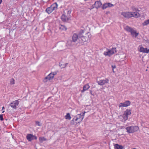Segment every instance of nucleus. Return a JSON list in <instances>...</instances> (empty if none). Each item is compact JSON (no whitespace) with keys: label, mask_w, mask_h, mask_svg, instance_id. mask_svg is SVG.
<instances>
[{"label":"nucleus","mask_w":149,"mask_h":149,"mask_svg":"<svg viewBox=\"0 0 149 149\" xmlns=\"http://www.w3.org/2000/svg\"><path fill=\"white\" fill-rule=\"evenodd\" d=\"M92 36L91 34L89 32L84 34H80L79 36L77 34H74L72 37V39L73 41L75 42L77 40L79 37V43L83 45L89 42Z\"/></svg>","instance_id":"f257e3e1"},{"label":"nucleus","mask_w":149,"mask_h":149,"mask_svg":"<svg viewBox=\"0 0 149 149\" xmlns=\"http://www.w3.org/2000/svg\"><path fill=\"white\" fill-rule=\"evenodd\" d=\"M85 113L86 112L84 111L80 114H77L75 116L71 121V124L72 125H76L79 123L83 119Z\"/></svg>","instance_id":"f03ea898"},{"label":"nucleus","mask_w":149,"mask_h":149,"mask_svg":"<svg viewBox=\"0 0 149 149\" xmlns=\"http://www.w3.org/2000/svg\"><path fill=\"white\" fill-rule=\"evenodd\" d=\"M131 113V111L129 109H127L124 111L123 115L119 116V118L123 121H125L128 119V116Z\"/></svg>","instance_id":"7ed1b4c3"},{"label":"nucleus","mask_w":149,"mask_h":149,"mask_svg":"<svg viewBox=\"0 0 149 149\" xmlns=\"http://www.w3.org/2000/svg\"><path fill=\"white\" fill-rule=\"evenodd\" d=\"M116 48H113L111 49H107L104 53L105 56H110L116 52Z\"/></svg>","instance_id":"20e7f679"},{"label":"nucleus","mask_w":149,"mask_h":149,"mask_svg":"<svg viewBox=\"0 0 149 149\" xmlns=\"http://www.w3.org/2000/svg\"><path fill=\"white\" fill-rule=\"evenodd\" d=\"M57 7V4L56 3H55L52 4L50 7L46 9V11L48 13H50L54 10H56Z\"/></svg>","instance_id":"39448f33"},{"label":"nucleus","mask_w":149,"mask_h":149,"mask_svg":"<svg viewBox=\"0 0 149 149\" xmlns=\"http://www.w3.org/2000/svg\"><path fill=\"white\" fill-rule=\"evenodd\" d=\"M127 132L129 133H132L138 131L139 127L137 126L128 127L126 128Z\"/></svg>","instance_id":"423d86ee"},{"label":"nucleus","mask_w":149,"mask_h":149,"mask_svg":"<svg viewBox=\"0 0 149 149\" xmlns=\"http://www.w3.org/2000/svg\"><path fill=\"white\" fill-rule=\"evenodd\" d=\"M138 9L134 8L133 9V12H131V17H134L135 18H138L140 17V15L138 12Z\"/></svg>","instance_id":"0eeeda50"},{"label":"nucleus","mask_w":149,"mask_h":149,"mask_svg":"<svg viewBox=\"0 0 149 149\" xmlns=\"http://www.w3.org/2000/svg\"><path fill=\"white\" fill-rule=\"evenodd\" d=\"M138 50L139 51L143 53H148L149 52V49L144 48L142 46H139Z\"/></svg>","instance_id":"6e6552de"},{"label":"nucleus","mask_w":149,"mask_h":149,"mask_svg":"<svg viewBox=\"0 0 149 149\" xmlns=\"http://www.w3.org/2000/svg\"><path fill=\"white\" fill-rule=\"evenodd\" d=\"M114 5L110 3H104L102 6V8L105 9L107 8H111L113 7Z\"/></svg>","instance_id":"1a4fd4ad"},{"label":"nucleus","mask_w":149,"mask_h":149,"mask_svg":"<svg viewBox=\"0 0 149 149\" xmlns=\"http://www.w3.org/2000/svg\"><path fill=\"white\" fill-rule=\"evenodd\" d=\"M130 104V102L129 101H127L123 103H120L118 105L119 107H127L129 106Z\"/></svg>","instance_id":"9d476101"},{"label":"nucleus","mask_w":149,"mask_h":149,"mask_svg":"<svg viewBox=\"0 0 149 149\" xmlns=\"http://www.w3.org/2000/svg\"><path fill=\"white\" fill-rule=\"evenodd\" d=\"M26 138L29 141H31L32 140L36 139L37 137L31 134H28L26 136Z\"/></svg>","instance_id":"9b49d317"},{"label":"nucleus","mask_w":149,"mask_h":149,"mask_svg":"<svg viewBox=\"0 0 149 149\" xmlns=\"http://www.w3.org/2000/svg\"><path fill=\"white\" fill-rule=\"evenodd\" d=\"M121 15L125 17H131V12H123L121 13Z\"/></svg>","instance_id":"f8f14e48"},{"label":"nucleus","mask_w":149,"mask_h":149,"mask_svg":"<svg viewBox=\"0 0 149 149\" xmlns=\"http://www.w3.org/2000/svg\"><path fill=\"white\" fill-rule=\"evenodd\" d=\"M109 80L107 79H105L101 80L98 81L97 82L98 84L100 85H104L107 84L109 82Z\"/></svg>","instance_id":"ddd939ff"},{"label":"nucleus","mask_w":149,"mask_h":149,"mask_svg":"<svg viewBox=\"0 0 149 149\" xmlns=\"http://www.w3.org/2000/svg\"><path fill=\"white\" fill-rule=\"evenodd\" d=\"M131 35L134 38H136L139 35V33L136 30L133 29L130 33Z\"/></svg>","instance_id":"4468645a"},{"label":"nucleus","mask_w":149,"mask_h":149,"mask_svg":"<svg viewBox=\"0 0 149 149\" xmlns=\"http://www.w3.org/2000/svg\"><path fill=\"white\" fill-rule=\"evenodd\" d=\"M18 104L19 102L18 101L15 100L11 103L10 104V106L14 109H16V107L18 105Z\"/></svg>","instance_id":"2eb2a0df"},{"label":"nucleus","mask_w":149,"mask_h":149,"mask_svg":"<svg viewBox=\"0 0 149 149\" xmlns=\"http://www.w3.org/2000/svg\"><path fill=\"white\" fill-rule=\"evenodd\" d=\"M69 18V16L67 15L66 14H65L64 13L62 15L61 17V19L63 21H67Z\"/></svg>","instance_id":"dca6fc26"},{"label":"nucleus","mask_w":149,"mask_h":149,"mask_svg":"<svg viewBox=\"0 0 149 149\" xmlns=\"http://www.w3.org/2000/svg\"><path fill=\"white\" fill-rule=\"evenodd\" d=\"M94 5L97 9L100 7L102 5V3L100 1H97L95 2Z\"/></svg>","instance_id":"f3484780"},{"label":"nucleus","mask_w":149,"mask_h":149,"mask_svg":"<svg viewBox=\"0 0 149 149\" xmlns=\"http://www.w3.org/2000/svg\"><path fill=\"white\" fill-rule=\"evenodd\" d=\"M56 72H52L48 74V76L51 80L54 78V76L56 74Z\"/></svg>","instance_id":"a211bd4d"},{"label":"nucleus","mask_w":149,"mask_h":149,"mask_svg":"<svg viewBox=\"0 0 149 149\" xmlns=\"http://www.w3.org/2000/svg\"><path fill=\"white\" fill-rule=\"evenodd\" d=\"M89 85L87 84L84 86L83 87V89L81 91L82 93L84 92L85 91L88 90L90 88Z\"/></svg>","instance_id":"6ab92c4d"},{"label":"nucleus","mask_w":149,"mask_h":149,"mask_svg":"<svg viewBox=\"0 0 149 149\" xmlns=\"http://www.w3.org/2000/svg\"><path fill=\"white\" fill-rule=\"evenodd\" d=\"M68 63L63 62H61L59 63V66L61 68H64L66 67Z\"/></svg>","instance_id":"aec40b11"},{"label":"nucleus","mask_w":149,"mask_h":149,"mask_svg":"<svg viewBox=\"0 0 149 149\" xmlns=\"http://www.w3.org/2000/svg\"><path fill=\"white\" fill-rule=\"evenodd\" d=\"M65 118L68 120H70L71 118V117L70 114L69 113H67L66 115L65 116Z\"/></svg>","instance_id":"412c9836"},{"label":"nucleus","mask_w":149,"mask_h":149,"mask_svg":"<svg viewBox=\"0 0 149 149\" xmlns=\"http://www.w3.org/2000/svg\"><path fill=\"white\" fill-rule=\"evenodd\" d=\"M149 25V19L145 20L142 23V25L143 26H147Z\"/></svg>","instance_id":"4be33fe9"},{"label":"nucleus","mask_w":149,"mask_h":149,"mask_svg":"<svg viewBox=\"0 0 149 149\" xmlns=\"http://www.w3.org/2000/svg\"><path fill=\"white\" fill-rule=\"evenodd\" d=\"M125 29L126 31L130 32V33L133 29L132 28L128 26H125Z\"/></svg>","instance_id":"5701e85b"},{"label":"nucleus","mask_w":149,"mask_h":149,"mask_svg":"<svg viewBox=\"0 0 149 149\" xmlns=\"http://www.w3.org/2000/svg\"><path fill=\"white\" fill-rule=\"evenodd\" d=\"M71 13V10L70 9L66 10L64 12L65 14H66L67 15H69L70 16V14Z\"/></svg>","instance_id":"b1692460"},{"label":"nucleus","mask_w":149,"mask_h":149,"mask_svg":"<svg viewBox=\"0 0 149 149\" xmlns=\"http://www.w3.org/2000/svg\"><path fill=\"white\" fill-rule=\"evenodd\" d=\"M39 139L40 142L41 143H42L47 140V139L44 137H40L39 138Z\"/></svg>","instance_id":"393cba45"},{"label":"nucleus","mask_w":149,"mask_h":149,"mask_svg":"<svg viewBox=\"0 0 149 149\" xmlns=\"http://www.w3.org/2000/svg\"><path fill=\"white\" fill-rule=\"evenodd\" d=\"M50 80V79L49 78V77H48V75L46 77H45L43 79V81L45 82L46 83L48 81H49Z\"/></svg>","instance_id":"a878e982"},{"label":"nucleus","mask_w":149,"mask_h":149,"mask_svg":"<svg viewBox=\"0 0 149 149\" xmlns=\"http://www.w3.org/2000/svg\"><path fill=\"white\" fill-rule=\"evenodd\" d=\"M114 148L115 149H122L123 147L121 146L116 144L115 145Z\"/></svg>","instance_id":"bb28decb"},{"label":"nucleus","mask_w":149,"mask_h":149,"mask_svg":"<svg viewBox=\"0 0 149 149\" xmlns=\"http://www.w3.org/2000/svg\"><path fill=\"white\" fill-rule=\"evenodd\" d=\"M59 28L60 30L63 31H65L67 29L66 27L65 26L63 25H60L59 26Z\"/></svg>","instance_id":"cd10ccee"},{"label":"nucleus","mask_w":149,"mask_h":149,"mask_svg":"<svg viewBox=\"0 0 149 149\" xmlns=\"http://www.w3.org/2000/svg\"><path fill=\"white\" fill-rule=\"evenodd\" d=\"M143 42L145 44H148L149 43V40L147 39H143Z\"/></svg>","instance_id":"c85d7f7f"},{"label":"nucleus","mask_w":149,"mask_h":149,"mask_svg":"<svg viewBox=\"0 0 149 149\" xmlns=\"http://www.w3.org/2000/svg\"><path fill=\"white\" fill-rule=\"evenodd\" d=\"M15 83V81L13 79H11L10 80V84L11 85L14 84Z\"/></svg>","instance_id":"c756f323"},{"label":"nucleus","mask_w":149,"mask_h":149,"mask_svg":"<svg viewBox=\"0 0 149 149\" xmlns=\"http://www.w3.org/2000/svg\"><path fill=\"white\" fill-rule=\"evenodd\" d=\"M0 119L1 120H3V115H0Z\"/></svg>","instance_id":"7c9ffc66"},{"label":"nucleus","mask_w":149,"mask_h":149,"mask_svg":"<svg viewBox=\"0 0 149 149\" xmlns=\"http://www.w3.org/2000/svg\"><path fill=\"white\" fill-rule=\"evenodd\" d=\"M36 124L38 126H40L41 125V123L39 122H36Z\"/></svg>","instance_id":"2f4dec72"},{"label":"nucleus","mask_w":149,"mask_h":149,"mask_svg":"<svg viewBox=\"0 0 149 149\" xmlns=\"http://www.w3.org/2000/svg\"><path fill=\"white\" fill-rule=\"evenodd\" d=\"M2 0H0V4L2 2Z\"/></svg>","instance_id":"473e14b6"},{"label":"nucleus","mask_w":149,"mask_h":149,"mask_svg":"<svg viewBox=\"0 0 149 149\" xmlns=\"http://www.w3.org/2000/svg\"><path fill=\"white\" fill-rule=\"evenodd\" d=\"M90 93L92 95H93V94L92 93V92L91 91H90Z\"/></svg>","instance_id":"72a5a7b5"},{"label":"nucleus","mask_w":149,"mask_h":149,"mask_svg":"<svg viewBox=\"0 0 149 149\" xmlns=\"http://www.w3.org/2000/svg\"><path fill=\"white\" fill-rule=\"evenodd\" d=\"M112 67L113 68H115L116 66H114V67L112 66Z\"/></svg>","instance_id":"f704fd0d"},{"label":"nucleus","mask_w":149,"mask_h":149,"mask_svg":"<svg viewBox=\"0 0 149 149\" xmlns=\"http://www.w3.org/2000/svg\"><path fill=\"white\" fill-rule=\"evenodd\" d=\"M4 109V107H2V109Z\"/></svg>","instance_id":"c9c22d12"},{"label":"nucleus","mask_w":149,"mask_h":149,"mask_svg":"<svg viewBox=\"0 0 149 149\" xmlns=\"http://www.w3.org/2000/svg\"><path fill=\"white\" fill-rule=\"evenodd\" d=\"M125 57H126V56H125L124 57V58H125Z\"/></svg>","instance_id":"e433bc0d"},{"label":"nucleus","mask_w":149,"mask_h":149,"mask_svg":"<svg viewBox=\"0 0 149 149\" xmlns=\"http://www.w3.org/2000/svg\"><path fill=\"white\" fill-rule=\"evenodd\" d=\"M4 112V111H2V113H3Z\"/></svg>","instance_id":"4c0bfd02"},{"label":"nucleus","mask_w":149,"mask_h":149,"mask_svg":"<svg viewBox=\"0 0 149 149\" xmlns=\"http://www.w3.org/2000/svg\"><path fill=\"white\" fill-rule=\"evenodd\" d=\"M123 55H124V56L125 55V54H123Z\"/></svg>","instance_id":"58836bf2"},{"label":"nucleus","mask_w":149,"mask_h":149,"mask_svg":"<svg viewBox=\"0 0 149 149\" xmlns=\"http://www.w3.org/2000/svg\"><path fill=\"white\" fill-rule=\"evenodd\" d=\"M120 57H121V55H120Z\"/></svg>","instance_id":"ea45409f"},{"label":"nucleus","mask_w":149,"mask_h":149,"mask_svg":"<svg viewBox=\"0 0 149 149\" xmlns=\"http://www.w3.org/2000/svg\"><path fill=\"white\" fill-rule=\"evenodd\" d=\"M121 59H123V58H121Z\"/></svg>","instance_id":"a19ab883"}]
</instances>
